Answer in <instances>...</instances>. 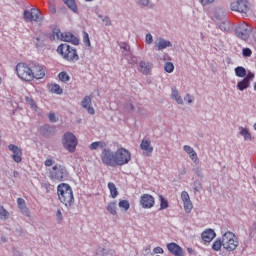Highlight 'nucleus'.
<instances>
[{
	"mask_svg": "<svg viewBox=\"0 0 256 256\" xmlns=\"http://www.w3.org/2000/svg\"><path fill=\"white\" fill-rule=\"evenodd\" d=\"M57 195L60 203L65 207H72L73 203H75L73 188L67 183H61L57 186Z\"/></svg>",
	"mask_w": 256,
	"mask_h": 256,
	"instance_id": "1",
	"label": "nucleus"
},
{
	"mask_svg": "<svg viewBox=\"0 0 256 256\" xmlns=\"http://www.w3.org/2000/svg\"><path fill=\"white\" fill-rule=\"evenodd\" d=\"M57 53L58 55H61L65 61H69L71 63L79 61V54H77V49L67 43L60 44L57 48Z\"/></svg>",
	"mask_w": 256,
	"mask_h": 256,
	"instance_id": "2",
	"label": "nucleus"
},
{
	"mask_svg": "<svg viewBox=\"0 0 256 256\" xmlns=\"http://www.w3.org/2000/svg\"><path fill=\"white\" fill-rule=\"evenodd\" d=\"M222 247L225 251H235L239 247V238L235 233L228 231L222 235Z\"/></svg>",
	"mask_w": 256,
	"mask_h": 256,
	"instance_id": "3",
	"label": "nucleus"
},
{
	"mask_svg": "<svg viewBox=\"0 0 256 256\" xmlns=\"http://www.w3.org/2000/svg\"><path fill=\"white\" fill-rule=\"evenodd\" d=\"M52 39L58 41H64L66 43H72L73 45H79V39L71 32H63L59 28L52 30Z\"/></svg>",
	"mask_w": 256,
	"mask_h": 256,
	"instance_id": "4",
	"label": "nucleus"
},
{
	"mask_svg": "<svg viewBox=\"0 0 256 256\" xmlns=\"http://www.w3.org/2000/svg\"><path fill=\"white\" fill-rule=\"evenodd\" d=\"M16 75L21 79V81H25L26 83H31V62L24 63L19 62L15 67Z\"/></svg>",
	"mask_w": 256,
	"mask_h": 256,
	"instance_id": "5",
	"label": "nucleus"
},
{
	"mask_svg": "<svg viewBox=\"0 0 256 256\" xmlns=\"http://www.w3.org/2000/svg\"><path fill=\"white\" fill-rule=\"evenodd\" d=\"M69 173L65 166L60 164H55L52 169L50 170L49 178L51 181H65L68 177Z\"/></svg>",
	"mask_w": 256,
	"mask_h": 256,
	"instance_id": "6",
	"label": "nucleus"
},
{
	"mask_svg": "<svg viewBox=\"0 0 256 256\" xmlns=\"http://www.w3.org/2000/svg\"><path fill=\"white\" fill-rule=\"evenodd\" d=\"M62 145L69 153H75L78 145L77 137L71 132H66L62 138Z\"/></svg>",
	"mask_w": 256,
	"mask_h": 256,
	"instance_id": "7",
	"label": "nucleus"
},
{
	"mask_svg": "<svg viewBox=\"0 0 256 256\" xmlns=\"http://www.w3.org/2000/svg\"><path fill=\"white\" fill-rule=\"evenodd\" d=\"M100 159L106 167H116L115 151L111 148H104L100 153Z\"/></svg>",
	"mask_w": 256,
	"mask_h": 256,
	"instance_id": "8",
	"label": "nucleus"
},
{
	"mask_svg": "<svg viewBox=\"0 0 256 256\" xmlns=\"http://www.w3.org/2000/svg\"><path fill=\"white\" fill-rule=\"evenodd\" d=\"M116 157V167H123V165H127L129 161H131V152L125 148H118L115 151Z\"/></svg>",
	"mask_w": 256,
	"mask_h": 256,
	"instance_id": "9",
	"label": "nucleus"
},
{
	"mask_svg": "<svg viewBox=\"0 0 256 256\" xmlns=\"http://www.w3.org/2000/svg\"><path fill=\"white\" fill-rule=\"evenodd\" d=\"M30 77L31 81L34 79L39 80L45 77V67L38 62L31 61L30 62Z\"/></svg>",
	"mask_w": 256,
	"mask_h": 256,
	"instance_id": "10",
	"label": "nucleus"
},
{
	"mask_svg": "<svg viewBox=\"0 0 256 256\" xmlns=\"http://www.w3.org/2000/svg\"><path fill=\"white\" fill-rule=\"evenodd\" d=\"M253 31V27L247 23H242L236 27L235 33L236 37L242 39V41H247L249 39V35Z\"/></svg>",
	"mask_w": 256,
	"mask_h": 256,
	"instance_id": "11",
	"label": "nucleus"
},
{
	"mask_svg": "<svg viewBox=\"0 0 256 256\" xmlns=\"http://www.w3.org/2000/svg\"><path fill=\"white\" fill-rule=\"evenodd\" d=\"M23 15H24V21H26V23H31L33 21L35 23H40L43 19L41 17V11L37 8L25 10Z\"/></svg>",
	"mask_w": 256,
	"mask_h": 256,
	"instance_id": "12",
	"label": "nucleus"
},
{
	"mask_svg": "<svg viewBox=\"0 0 256 256\" xmlns=\"http://www.w3.org/2000/svg\"><path fill=\"white\" fill-rule=\"evenodd\" d=\"M231 11H237L238 13H249V2L247 0H237L230 5Z\"/></svg>",
	"mask_w": 256,
	"mask_h": 256,
	"instance_id": "13",
	"label": "nucleus"
},
{
	"mask_svg": "<svg viewBox=\"0 0 256 256\" xmlns=\"http://www.w3.org/2000/svg\"><path fill=\"white\" fill-rule=\"evenodd\" d=\"M140 205L142 209H153L155 207V197L151 194H143L140 197Z\"/></svg>",
	"mask_w": 256,
	"mask_h": 256,
	"instance_id": "14",
	"label": "nucleus"
},
{
	"mask_svg": "<svg viewBox=\"0 0 256 256\" xmlns=\"http://www.w3.org/2000/svg\"><path fill=\"white\" fill-rule=\"evenodd\" d=\"M255 79V74L253 72H248L246 77L237 83V89L239 91H245V89H249V86L251 85V81Z\"/></svg>",
	"mask_w": 256,
	"mask_h": 256,
	"instance_id": "15",
	"label": "nucleus"
},
{
	"mask_svg": "<svg viewBox=\"0 0 256 256\" xmlns=\"http://www.w3.org/2000/svg\"><path fill=\"white\" fill-rule=\"evenodd\" d=\"M8 149L13 153L12 159L15 161V163H21V161H23V150L21 148L15 144H10Z\"/></svg>",
	"mask_w": 256,
	"mask_h": 256,
	"instance_id": "16",
	"label": "nucleus"
},
{
	"mask_svg": "<svg viewBox=\"0 0 256 256\" xmlns=\"http://www.w3.org/2000/svg\"><path fill=\"white\" fill-rule=\"evenodd\" d=\"M181 200L183 203L185 213H191L193 211V202H191V197L189 196V192L182 191Z\"/></svg>",
	"mask_w": 256,
	"mask_h": 256,
	"instance_id": "17",
	"label": "nucleus"
},
{
	"mask_svg": "<svg viewBox=\"0 0 256 256\" xmlns=\"http://www.w3.org/2000/svg\"><path fill=\"white\" fill-rule=\"evenodd\" d=\"M167 249L171 255L174 256H185V250L181 248L177 243L171 242L167 244Z\"/></svg>",
	"mask_w": 256,
	"mask_h": 256,
	"instance_id": "18",
	"label": "nucleus"
},
{
	"mask_svg": "<svg viewBox=\"0 0 256 256\" xmlns=\"http://www.w3.org/2000/svg\"><path fill=\"white\" fill-rule=\"evenodd\" d=\"M140 149L143 151V155L146 157H151L153 154V146H151V140H142L140 144Z\"/></svg>",
	"mask_w": 256,
	"mask_h": 256,
	"instance_id": "19",
	"label": "nucleus"
},
{
	"mask_svg": "<svg viewBox=\"0 0 256 256\" xmlns=\"http://www.w3.org/2000/svg\"><path fill=\"white\" fill-rule=\"evenodd\" d=\"M81 106L88 111L89 115H95V108L91 106V96H85L81 101Z\"/></svg>",
	"mask_w": 256,
	"mask_h": 256,
	"instance_id": "20",
	"label": "nucleus"
},
{
	"mask_svg": "<svg viewBox=\"0 0 256 256\" xmlns=\"http://www.w3.org/2000/svg\"><path fill=\"white\" fill-rule=\"evenodd\" d=\"M183 150L185 151V153H187V155H189V158L191 159V161H193V163H195L196 165L197 163H199V157L197 156V152H195V149H193L189 145H184Z\"/></svg>",
	"mask_w": 256,
	"mask_h": 256,
	"instance_id": "21",
	"label": "nucleus"
},
{
	"mask_svg": "<svg viewBox=\"0 0 256 256\" xmlns=\"http://www.w3.org/2000/svg\"><path fill=\"white\" fill-rule=\"evenodd\" d=\"M171 41L165 40L163 38H158L155 44V49L158 51H163V49H167V47H172Z\"/></svg>",
	"mask_w": 256,
	"mask_h": 256,
	"instance_id": "22",
	"label": "nucleus"
},
{
	"mask_svg": "<svg viewBox=\"0 0 256 256\" xmlns=\"http://www.w3.org/2000/svg\"><path fill=\"white\" fill-rule=\"evenodd\" d=\"M55 133V127L50 126L49 124H45L40 128V135H43V137H50V135H53Z\"/></svg>",
	"mask_w": 256,
	"mask_h": 256,
	"instance_id": "23",
	"label": "nucleus"
},
{
	"mask_svg": "<svg viewBox=\"0 0 256 256\" xmlns=\"http://www.w3.org/2000/svg\"><path fill=\"white\" fill-rule=\"evenodd\" d=\"M215 231L213 229H207L202 232L201 237L206 243H211L212 239H215Z\"/></svg>",
	"mask_w": 256,
	"mask_h": 256,
	"instance_id": "24",
	"label": "nucleus"
},
{
	"mask_svg": "<svg viewBox=\"0 0 256 256\" xmlns=\"http://www.w3.org/2000/svg\"><path fill=\"white\" fill-rule=\"evenodd\" d=\"M151 67H153V65L147 61H141L139 63V71L143 73V75H149V73H151Z\"/></svg>",
	"mask_w": 256,
	"mask_h": 256,
	"instance_id": "25",
	"label": "nucleus"
},
{
	"mask_svg": "<svg viewBox=\"0 0 256 256\" xmlns=\"http://www.w3.org/2000/svg\"><path fill=\"white\" fill-rule=\"evenodd\" d=\"M89 149H91V151H96V149H107V143H105V141L92 142Z\"/></svg>",
	"mask_w": 256,
	"mask_h": 256,
	"instance_id": "26",
	"label": "nucleus"
},
{
	"mask_svg": "<svg viewBox=\"0 0 256 256\" xmlns=\"http://www.w3.org/2000/svg\"><path fill=\"white\" fill-rule=\"evenodd\" d=\"M106 211H108L110 215H113V216L117 215V211H118L117 201L109 202L108 205L106 206Z\"/></svg>",
	"mask_w": 256,
	"mask_h": 256,
	"instance_id": "27",
	"label": "nucleus"
},
{
	"mask_svg": "<svg viewBox=\"0 0 256 256\" xmlns=\"http://www.w3.org/2000/svg\"><path fill=\"white\" fill-rule=\"evenodd\" d=\"M48 89L50 93H54L55 95H63V88L59 86V84H50Z\"/></svg>",
	"mask_w": 256,
	"mask_h": 256,
	"instance_id": "28",
	"label": "nucleus"
},
{
	"mask_svg": "<svg viewBox=\"0 0 256 256\" xmlns=\"http://www.w3.org/2000/svg\"><path fill=\"white\" fill-rule=\"evenodd\" d=\"M108 189L110 191V197H112V199H116L117 195H119V191H117V186H115V183L109 182Z\"/></svg>",
	"mask_w": 256,
	"mask_h": 256,
	"instance_id": "29",
	"label": "nucleus"
},
{
	"mask_svg": "<svg viewBox=\"0 0 256 256\" xmlns=\"http://www.w3.org/2000/svg\"><path fill=\"white\" fill-rule=\"evenodd\" d=\"M236 77H247V70L243 66H238L235 68Z\"/></svg>",
	"mask_w": 256,
	"mask_h": 256,
	"instance_id": "30",
	"label": "nucleus"
},
{
	"mask_svg": "<svg viewBox=\"0 0 256 256\" xmlns=\"http://www.w3.org/2000/svg\"><path fill=\"white\" fill-rule=\"evenodd\" d=\"M171 97L172 99L176 100L178 105H183V98H181V95H179V91H177V89H172Z\"/></svg>",
	"mask_w": 256,
	"mask_h": 256,
	"instance_id": "31",
	"label": "nucleus"
},
{
	"mask_svg": "<svg viewBox=\"0 0 256 256\" xmlns=\"http://www.w3.org/2000/svg\"><path fill=\"white\" fill-rule=\"evenodd\" d=\"M65 5L71 9L74 13H77V4L75 3V0H63Z\"/></svg>",
	"mask_w": 256,
	"mask_h": 256,
	"instance_id": "32",
	"label": "nucleus"
},
{
	"mask_svg": "<svg viewBox=\"0 0 256 256\" xmlns=\"http://www.w3.org/2000/svg\"><path fill=\"white\" fill-rule=\"evenodd\" d=\"M160 211H163L165 209H168L169 208V201L163 197V195H160Z\"/></svg>",
	"mask_w": 256,
	"mask_h": 256,
	"instance_id": "33",
	"label": "nucleus"
},
{
	"mask_svg": "<svg viewBox=\"0 0 256 256\" xmlns=\"http://www.w3.org/2000/svg\"><path fill=\"white\" fill-rule=\"evenodd\" d=\"M7 219H9V211L5 207L0 206V220L7 221Z\"/></svg>",
	"mask_w": 256,
	"mask_h": 256,
	"instance_id": "34",
	"label": "nucleus"
},
{
	"mask_svg": "<svg viewBox=\"0 0 256 256\" xmlns=\"http://www.w3.org/2000/svg\"><path fill=\"white\" fill-rule=\"evenodd\" d=\"M118 206L125 212H127V210L131 208L129 200H120Z\"/></svg>",
	"mask_w": 256,
	"mask_h": 256,
	"instance_id": "35",
	"label": "nucleus"
},
{
	"mask_svg": "<svg viewBox=\"0 0 256 256\" xmlns=\"http://www.w3.org/2000/svg\"><path fill=\"white\" fill-rule=\"evenodd\" d=\"M221 247H223V240H216L212 244L213 251H221Z\"/></svg>",
	"mask_w": 256,
	"mask_h": 256,
	"instance_id": "36",
	"label": "nucleus"
},
{
	"mask_svg": "<svg viewBox=\"0 0 256 256\" xmlns=\"http://www.w3.org/2000/svg\"><path fill=\"white\" fill-rule=\"evenodd\" d=\"M17 205L20 211H27V206L25 204V200L23 198L17 199Z\"/></svg>",
	"mask_w": 256,
	"mask_h": 256,
	"instance_id": "37",
	"label": "nucleus"
},
{
	"mask_svg": "<svg viewBox=\"0 0 256 256\" xmlns=\"http://www.w3.org/2000/svg\"><path fill=\"white\" fill-rule=\"evenodd\" d=\"M166 73H173L175 71V66L171 62H166L164 65Z\"/></svg>",
	"mask_w": 256,
	"mask_h": 256,
	"instance_id": "38",
	"label": "nucleus"
},
{
	"mask_svg": "<svg viewBox=\"0 0 256 256\" xmlns=\"http://www.w3.org/2000/svg\"><path fill=\"white\" fill-rule=\"evenodd\" d=\"M83 43L86 47H91V40L89 39V33L86 31L83 32Z\"/></svg>",
	"mask_w": 256,
	"mask_h": 256,
	"instance_id": "39",
	"label": "nucleus"
},
{
	"mask_svg": "<svg viewBox=\"0 0 256 256\" xmlns=\"http://www.w3.org/2000/svg\"><path fill=\"white\" fill-rule=\"evenodd\" d=\"M58 78L62 81V83H67V81H69L70 79L69 74H67V72H60Z\"/></svg>",
	"mask_w": 256,
	"mask_h": 256,
	"instance_id": "40",
	"label": "nucleus"
},
{
	"mask_svg": "<svg viewBox=\"0 0 256 256\" xmlns=\"http://www.w3.org/2000/svg\"><path fill=\"white\" fill-rule=\"evenodd\" d=\"M25 101L26 103H28V105H30L31 109H37V104L35 103V100H33V98L26 96Z\"/></svg>",
	"mask_w": 256,
	"mask_h": 256,
	"instance_id": "41",
	"label": "nucleus"
},
{
	"mask_svg": "<svg viewBox=\"0 0 256 256\" xmlns=\"http://www.w3.org/2000/svg\"><path fill=\"white\" fill-rule=\"evenodd\" d=\"M242 55L243 57H251V55H253V51L250 48H244L242 49Z\"/></svg>",
	"mask_w": 256,
	"mask_h": 256,
	"instance_id": "42",
	"label": "nucleus"
},
{
	"mask_svg": "<svg viewBox=\"0 0 256 256\" xmlns=\"http://www.w3.org/2000/svg\"><path fill=\"white\" fill-rule=\"evenodd\" d=\"M48 9L52 13H57V9L55 8V2L49 0V2H48Z\"/></svg>",
	"mask_w": 256,
	"mask_h": 256,
	"instance_id": "43",
	"label": "nucleus"
},
{
	"mask_svg": "<svg viewBox=\"0 0 256 256\" xmlns=\"http://www.w3.org/2000/svg\"><path fill=\"white\" fill-rule=\"evenodd\" d=\"M240 135H242L244 139H251V134H249V131L245 128L241 130Z\"/></svg>",
	"mask_w": 256,
	"mask_h": 256,
	"instance_id": "44",
	"label": "nucleus"
},
{
	"mask_svg": "<svg viewBox=\"0 0 256 256\" xmlns=\"http://www.w3.org/2000/svg\"><path fill=\"white\" fill-rule=\"evenodd\" d=\"M153 253H155L156 255H163V253H165V251L163 250V248L158 246L153 249Z\"/></svg>",
	"mask_w": 256,
	"mask_h": 256,
	"instance_id": "45",
	"label": "nucleus"
},
{
	"mask_svg": "<svg viewBox=\"0 0 256 256\" xmlns=\"http://www.w3.org/2000/svg\"><path fill=\"white\" fill-rule=\"evenodd\" d=\"M48 119L49 121H51V123H56L57 122V116L55 115V113L51 112L49 115H48Z\"/></svg>",
	"mask_w": 256,
	"mask_h": 256,
	"instance_id": "46",
	"label": "nucleus"
},
{
	"mask_svg": "<svg viewBox=\"0 0 256 256\" xmlns=\"http://www.w3.org/2000/svg\"><path fill=\"white\" fill-rule=\"evenodd\" d=\"M55 163V161H53V159H46L44 162L45 167H51L53 166V164Z\"/></svg>",
	"mask_w": 256,
	"mask_h": 256,
	"instance_id": "47",
	"label": "nucleus"
},
{
	"mask_svg": "<svg viewBox=\"0 0 256 256\" xmlns=\"http://www.w3.org/2000/svg\"><path fill=\"white\" fill-rule=\"evenodd\" d=\"M102 22L104 23V25H106L107 27H109V25H111V19L108 16H105L102 19Z\"/></svg>",
	"mask_w": 256,
	"mask_h": 256,
	"instance_id": "48",
	"label": "nucleus"
},
{
	"mask_svg": "<svg viewBox=\"0 0 256 256\" xmlns=\"http://www.w3.org/2000/svg\"><path fill=\"white\" fill-rule=\"evenodd\" d=\"M146 43L148 45H151V43H153V35L151 34H146Z\"/></svg>",
	"mask_w": 256,
	"mask_h": 256,
	"instance_id": "49",
	"label": "nucleus"
},
{
	"mask_svg": "<svg viewBox=\"0 0 256 256\" xmlns=\"http://www.w3.org/2000/svg\"><path fill=\"white\" fill-rule=\"evenodd\" d=\"M56 218L58 219V221H63V214L61 213V209L57 210Z\"/></svg>",
	"mask_w": 256,
	"mask_h": 256,
	"instance_id": "50",
	"label": "nucleus"
},
{
	"mask_svg": "<svg viewBox=\"0 0 256 256\" xmlns=\"http://www.w3.org/2000/svg\"><path fill=\"white\" fill-rule=\"evenodd\" d=\"M215 0H200L201 5H211V3H214Z\"/></svg>",
	"mask_w": 256,
	"mask_h": 256,
	"instance_id": "51",
	"label": "nucleus"
},
{
	"mask_svg": "<svg viewBox=\"0 0 256 256\" xmlns=\"http://www.w3.org/2000/svg\"><path fill=\"white\" fill-rule=\"evenodd\" d=\"M139 5L147 7V5H149V0H139Z\"/></svg>",
	"mask_w": 256,
	"mask_h": 256,
	"instance_id": "52",
	"label": "nucleus"
},
{
	"mask_svg": "<svg viewBox=\"0 0 256 256\" xmlns=\"http://www.w3.org/2000/svg\"><path fill=\"white\" fill-rule=\"evenodd\" d=\"M185 99L187 100V103H193V97L191 95L187 94Z\"/></svg>",
	"mask_w": 256,
	"mask_h": 256,
	"instance_id": "53",
	"label": "nucleus"
},
{
	"mask_svg": "<svg viewBox=\"0 0 256 256\" xmlns=\"http://www.w3.org/2000/svg\"><path fill=\"white\" fill-rule=\"evenodd\" d=\"M187 251L190 255H193L194 251H193V248H187Z\"/></svg>",
	"mask_w": 256,
	"mask_h": 256,
	"instance_id": "54",
	"label": "nucleus"
},
{
	"mask_svg": "<svg viewBox=\"0 0 256 256\" xmlns=\"http://www.w3.org/2000/svg\"><path fill=\"white\" fill-rule=\"evenodd\" d=\"M128 108L131 109V110L134 109V107L132 106V104H130V105L128 106Z\"/></svg>",
	"mask_w": 256,
	"mask_h": 256,
	"instance_id": "55",
	"label": "nucleus"
},
{
	"mask_svg": "<svg viewBox=\"0 0 256 256\" xmlns=\"http://www.w3.org/2000/svg\"><path fill=\"white\" fill-rule=\"evenodd\" d=\"M223 25H225V23L220 24V29H223Z\"/></svg>",
	"mask_w": 256,
	"mask_h": 256,
	"instance_id": "56",
	"label": "nucleus"
},
{
	"mask_svg": "<svg viewBox=\"0 0 256 256\" xmlns=\"http://www.w3.org/2000/svg\"><path fill=\"white\" fill-rule=\"evenodd\" d=\"M3 83V78L0 76V85Z\"/></svg>",
	"mask_w": 256,
	"mask_h": 256,
	"instance_id": "57",
	"label": "nucleus"
},
{
	"mask_svg": "<svg viewBox=\"0 0 256 256\" xmlns=\"http://www.w3.org/2000/svg\"><path fill=\"white\" fill-rule=\"evenodd\" d=\"M254 90L256 91V83L254 84Z\"/></svg>",
	"mask_w": 256,
	"mask_h": 256,
	"instance_id": "58",
	"label": "nucleus"
},
{
	"mask_svg": "<svg viewBox=\"0 0 256 256\" xmlns=\"http://www.w3.org/2000/svg\"><path fill=\"white\" fill-rule=\"evenodd\" d=\"M86 1H93V0H86Z\"/></svg>",
	"mask_w": 256,
	"mask_h": 256,
	"instance_id": "59",
	"label": "nucleus"
}]
</instances>
